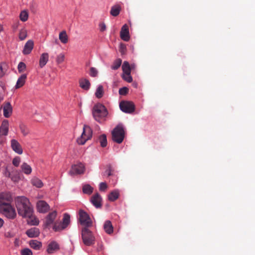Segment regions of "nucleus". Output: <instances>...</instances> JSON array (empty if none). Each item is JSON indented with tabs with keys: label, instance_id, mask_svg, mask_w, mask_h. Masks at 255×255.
Returning <instances> with one entry per match:
<instances>
[{
	"label": "nucleus",
	"instance_id": "nucleus-1",
	"mask_svg": "<svg viewBox=\"0 0 255 255\" xmlns=\"http://www.w3.org/2000/svg\"><path fill=\"white\" fill-rule=\"evenodd\" d=\"M16 207L19 216L26 218L30 217L33 213V208L29 199L25 197H18L15 202Z\"/></svg>",
	"mask_w": 255,
	"mask_h": 255
},
{
	"label": "nucleus",
	"instance_id": "nucleus-2",
	"mask_svg": "<svg viewBox=\"0 0 255 255\" xmlns=\"http://www.w3.org/2000/svg\"><path fill=\"white\" fill-rule=\"evenodd\" d=\"M0 213L9 219H13L16 216L14 208L4 201L3 193L0 194Z\"/></svg>",
	"mask_w": 255,
	"mask_h": 255
},
{
	"label": "nucleus",
	"instance_id": "nucleus-3",
	"mask_svg": "<svg viewBox=\"0 0 255 255\" xmlns=\"http://www.w3.org/2000/svg\"><path fill=\"white\" fill-rule=\"evenodd\" d=\"M107 110L104 106L101 104L95 105L93 108V115L95 119L100 122V120L107 116Z\"/></svg>",
	"mask_w": 255,
	"mask_h": 255
},
{
	"label": "nucleus",
	"instance_id": "nucleus-4",
	"mask_svg": "<svg viewBox=\"0 0 255 255\" xmlns=\"http://www.w3.org/2000/svg\"><path fill=\"white\" fill-rule=\"evenodd\" d=\"M112 139L118 143L123 142L125 137V130L122 125H118L112 131Z\"/></svg>",
	"mask_w": 255,
	"mask_h": 255
},
{
	"label": "nucleus",
	"instance_id": "nucleus-5",
	"mask_svg": "<svg viewBox=\"0 0 255 255\" xmlns=\"http://www.w3.org/2000/svg\"><path fill=\"white\" fill-rule=\"evenodd\" d=\"M92 133L91 128L88 126L84 125L81 136L77 139V143L81 145L84 144L87 140L92 137Z\"/></svg>",
	"mask_w": 255,
	"mask_h": 255
},
{
	"label": "nucleus",
	"instance_id": "nucleus-6",
	"mask_svg": "<svg viewBox=\"0 0 255 255\" xmlns=\"http://www.w3.org/2000/svg\"><path fill=\"white\" fill-rule=\"evenodd\" d=\"M70 216L68 214L65 213L63 215L62 221L61 222L54 223L52 229L55 232H60L67 227L70 224Z\"/></svg>",
	"mask_w": 255,
	"mask_h": 255
},
{
	"label": "nucleus",
	"instance_id": "nucleus-7",
	"mask_svg": "<svg viewBox=\"0 0 255 255\" xmlns=\"http://www.w3.org/2000/svg\"><path fill=\"white\" fill-rule=\"evenodd\" d=\"M83 241L86 246H91L94 242V237L92 232L87 228H84L82 231Z\"/></svg>",
	"mask_w": 255,
	"mask_h": 255
},
{
	"label": "nucleus",
	"instance_id": "nucleus-8",
	"mask_svg": "<svg viewBox=\"0 0 255 255\" xmlns=\"http://www.w3.org/2000/svg\"><path fill=\"white\" fill-rule=\"evenodd\" d=\"M79 221L80 224L86 227H90L92 225V222L89 215L82 210L79 212Z\"/></svg>",
	"mask_w": 255,
	"mask_h": 255
},
{
	"label": "nucleus",
	"instance_id": "nucleus-9",
	"mask_svg": "<svg viewBox=\"0 0 255 255\" xmlns=\"http://www.w3.org/2000/svg\"><path fill=\"white\" fill-rule=\"evenodd\" d=\"M57 216V212L54 210L49 213L46 216L44 221V225L46 228H49L51 226L54 224V221Z\"/></svg>",
	"mask_w": 255,
	"mask_h": 255
},
{
	"label": "nucleus",
	"instance_id": "nucleus-10",
	"mask_svg": "<svg viewBox=\"0 0 255 255\" xmlns=\"http://www.w3.org/2000/svg\"><path fill=\"white\" fill-rule=\"evenodd\" d=\"M120 108L123 112L126 113H131L134 111V105L130 102H121L120 104Z\"/></svg>",
	"mask_w": 255,
	"mask_h": 255
},
{
	"label": "nucleus",
	"instance_id": "nucleus-11",
	"mask_svg": "<svg viewBox=\"0 0 255 255\" xmlns=\"http://www.w3.org/2000/svg\"><path fill=\"white\" fill-rule=\"evenodd\" d=\"M85 171V166L82 163H79L73 165L69 173L71 175L81 174Z\"/></svg>",
	"mask_w": 255,
	"mask_h": 255
},
{
	"label": "nucleus",
	"instance_id": "nucleus-12",
	"mask_svg": "<svg viewBox=\"0 0 255 255\" xmlns=\"http://www.w3.org/2000/svg\"><path fill=\"white\" fill-rule=\"evenodd\" d=\"M36 209L40 213H46L50 210V206L45 201L39 200L36 203Z\"/></svg>",
	"mask_w": 255,
	"mask_h": 255
},
{
	"label": "nucleus",
	"instance_id": "nucleus-13",
	"mask_svg": "<svg viewBox=\"0 0 255 255\" xmlns=\"http://www.w3.org/2000/svg\"><path fill=\"white\" fill-rule=\"evenodd\" d=\"M120 37L125 41H128L130 39L128 26L127 24H124L120 32Z\"/></svg>",
	"mask_w": 255,
	"mask_h": 255
},
{
	"label": "nucleus",
	"instance_id": "nucleus-14",
	"mask_svg": "<svg viewBox=\"0 0 255 255\" xmlns=\"http://www.w3.org/2000/svg\"><path fill=\"white\" fill-rule=\"evenodd\" d=\"M10 146L12 149L15 152L18 154H22L23 149L22 146L17 140L15 139H12L10 140Z\"/></svg>",
	"mask_w": 255,
	"mask_h": 255
},
{
	"label": "nucleus",
	"instance_id": "nucleus-15",
	"mask_svg": "<svg viewBox=\"0 0 255 255\" xmlns=\"http://www.w3.org/2000/svg\"><path fill=\"white\" fill-rule=\"evenodd\" d=\"M9 123L7 120H3L0 126V135L6 136L8 134Z\"/></svg>",
	"mask_w": 255,
	"mask_h": 255
},
{
	"label": "nucleus",
	"instance_id": "nucleus-16",
	"mask_svg": "<svg viewBox=\"0 0 255 255\" xmlns=\"http://www.w3.org/2000/svg\"><path fill=\"white\" fill-rule=\"evenodd\" d=\"M34 42L31 40H28L24 46V48L22 51L24 55H27L31 53L32 50L33 48Z\"/></svg>",
	"mask_w": 255,
	"mask_h": 255
},
{
	"label": "nucleus",
	"instance_id": "nucleus-17",
	"mask_svg": "<svg viewBox=\"0 0 255 255\" xmlns=\"http://www.w3.org/2000/svg\"><path fill=\"white\" fill-rule=\"evenodd\" d=\"M91 202L95 207L100 208L101 206L102 198L98 193H96L91 197Z\"/></svg>",
	"mask_w": 255,
	"mask_h": 255
},
{
	"label": "nucleus",
	"instance_id": "nucleus-18",
	"mask_svg": "<svg viewBox=\"0 0 255 255\" xmlns=\"http://www.w3.org/2000/svg\"><path fill=\"white\" fill-rule=\"evenodd\" d=\"M49 60V54L48 53H43L40 55L39 60V66L40 68L44 67Z\"/></svg>",
	"mask_w": 255,
	"mask_h": 255
},
{
	"label": "nucleus",
	"instance_id": "nucleus-19",
	"mask_svg": "<svg viewBox=\"0 0 255 255\" xmlns=\"http://www.w3.org/2000/svg\"><path fill=\"white\" fill-rule=\"evenodd\" d=\"M59 249V245L55 241H52L49 244L47 249L48 254H53L58 251Z\"/></svg>",
	"mask_w": 255,
	"mask_h": 255
},
{
	"label": "nucleus",
	"instance_id": "nucleus-20",
	"mask_svg": "<svg viewBox=\"0 0 255 255\" xmlns=\"http://www.w3.org/2000/svg\"><path fill=\"white\" fill-rule=\"evenodd\" d=\"M3 116L5 118H9L12 112V108L10 103H6L3 106Z\"/></svg>",
	"mask_w": 255,
	"mask_h": 255
},
{
	"label": "nucleus",
	"instance_id": "nucleus-21",
	"mask_svg": "<svg viewBox=\"0 0 255 255\" xmlns=\"http://www.w3.org/2000/svg\"><path fill=\"white\" fill-rule=\"evenodd\" d=\"M122 10L121 6L119 4H116L111 7L110 13L114 17L118 16Z\"/></svg>",
	"mask_w": 255,
	"mask_h": 255
},
{
	"label": "nucleus",
	"instance_id": "nucleus-22",
	"mask_svg": "<svg viewBox=\"0 0 255 255\" xmlns=\"http://www.w3.org/2000/svg\"><path fill=\"white\" fill-rule=\"evenodd\" d=\"M26 235L30 238H35L39 236V230L36 228H32L26 231Z\"/></svg>",
	"mask_w": 255,
	"mask_h": 255
},
{
	"label": "nucleus",
	"instance_id": "nucleus-23",
	"mask_svg": "<svg viewBox=\"0 0 255 255\" xmlns=\"http://www.w3.org/2000/svg\"><path fill=\"white\" fill-rule=\"evenodd\" d=\"M26 78L27 75L25 74L21 75L17 80L15 86V89H18L22 87L25 83Z\"/></svg>",
	"mask_w": 255,
	"mask_h": 255
},
{
	"label": "nucleus",
	"instance_id": "nucleus-24",
	"mask_svg": "<svg viewBox=\"0 0 255 255\" xmlns=\"http://www.w3.org/2000/svg\"><path fill=\"white\" fill-rule=\"evenodd\" d=\"M31 184L36 188H42L44 184L41 180L36 177H33L30 180Z\"/></svg>",
	"mask_w": 255,
	"mask_h": 255
},
{
	"label": "nucleus",
	"instance_id": "nucleus-25",
	"mask_svg": "<svg viewBox=\"0 0 255 255\" xmlns=\"http://www.w3.org/2000/svg\"><path fill=\"white\" fill-rule=\"evenodd\" d=\"M79 84L80 87L85 90H89L91 85L89 81L85 78L80 80Z\"/></svg>",
	"mask_w": 255,
	"mask_h": 255
},
{
	"label": "nucleus",
	"instance_id": "nucleus-26",
	"mask_svg": "<svg viewBox=\"0 0 255 255\" xmlns=\"http://www.w3.org/2000/svg\"><path fill=\"white\" fill-rule=\"evenodd\" d=\"M59 39L63 44H66L68 42V36L65 30H63L59 33Z\"/></svg>",
	"mask_w": 255,
	"mask_h": 255
},
{
	"label": "nucleus",
	"instance_id": "nucleus-27",
	"mask_svg": "<svg viewBox=\"0 0 255 255\" xmlns=\"http://www.w3.org/2000/svg\"><path fill=\"white\" fill-rule=\"evenodd\" d=\"M22 171L26 175H29L32 172V168L26 162H23L21 165Z\"/></svg>",
	"mask_w": 255,
	"mask_h": 255
},
{
	"label": "nucleus",
	"instance_id": "nucleus-28",
	"mask_svg": "<svg viewBox=\"0 0 255 255\" xmlns=\"http://www.w3.org/2000/svg\"><path fill=\"white\" fill-rule=\"evenodd\" d=\"M104 229L105 231L109 234L113 233V227L111 221L108 220L105 222L104 225Z\"/></svg>",
	"mask_w": 255,
	"mask_h": 255
},
{
	"label": "nucleus",
	"instance_id": "nucleus-29",
	"mask_svg": "<svg viewBox=\"0 0 255 255\" xmlns=\"http://www.w3.org/2000/svg\"><path fill=\"white\" fill-rule=\"evenodd\" d=\"M29 246L33 249L38 250L42 247V244L37 240H31L29 242Z\"/></svg>",
	"mask_w": 255,
	"mask_h": 255
},
{
	"label": "nucleus",
	"instance_id": "nucleus-30",
	"mask_svg": "<svg viewBox=\"0 0 255 255\" xmlns=\"http://www.w3.org/2000/svg\"><path fill=\"white\" fill-rule=\"evenodd\" d=\"M27 223L30 225L36 226L39 224V220L32 213V215L30 217H27Z\"/></svg>",
	"mask_w": 255,
	"mask_h": 255
},
{
	"label": "nucleus",
	"instance_id": "nucleus-31",
	"mask_svg": "<svg viewBox=\"0 0 255 255\" xmlns=\"http://www.w3.org/2000/svg\"><path fill=\"white\" fill-rule=\"evenodd\" d=\"M119 196V192L118 190L112 191L108 196V199L111 201H114L118 198Z\"/></svg>",
	"mask_w": 255,
	"mask_h": 255
},
{
	"label": "nucleus",
	"instance_id": "nucleus-32",
	"mask_svg": "<svg viewBox=\"0 0 255 255\" xmlns=\"http://www.w3.org/2000/svg\"><path fill=\"white\" fill-rule=\"evenodd\" d=\"M19 128L21 132L24 136H26L29 133V130L28 127L23 124L19 125Z\"/></svg>",
	"mask_w": 255,
	"mask_h": 255
},
{
	"label": "nucleus",
	"instance_id": "nucleus-33",
	"mask_svg": "<svg viewBox=\"0 0 255 255\" xmlns=\"http://www.w3.org/2000/svg\"><path fill=\"white\" fill-rule=\"evenodd\" d=\"M123 73H130L131 68L128 62L124 61L122 65Z\"/></svg>",
	"mask_w": 255,
	"mask_h": 255
},
{
	"label": "nucleus",
	"instance_id": "nucleus-34",
	"mask_svg": "<svg viewBox=\"0 0 255 255\" xmlns=\"http://www.w3.org/2000/svg\"><path fill=\"white\" fill-rule=\"evenodd\" d=\"M28 11L26 10H23L21 11L19 14V18L21 21L25 22L28 19Z\"/></svg>",
	"mask_w": 255,
	"mask_h": 255
},
{
	"label": "nucleus",
	"instance_id": "nucleus-35",
	"mask_svg": "<svg viewBox=\"0 0 255 255\" xmlns=\"http://www.w3.org/2000/svg\"><path fill=\"white\" fill-rule=\"evenodd\" d=\"M93 191V188L89 184H85L83 186V192L85 194H91Z\"/></svg>",
	"mask_w": 255,
	"mask_h": 255
},
{
	"label": "nucleus",
	"instance_id": "nucleus-36",
	"mask_svg": "<svg viewBox=\"0 0 255 255\" xmlns=\"http://www.w3.org/2000/svg\"><path fill=\"white\" fill-rule=\"evenodd\" d=\"M103 93L104 89L103 86L99 85L95 92L96 97L98 98H101L103 96Z\"/></svg>",
	"mask_w": 255,
	"mask_h": 255
},
{
	"label": "nucleus",
	"instance_id": "nucleus-37",
	"mask_svg": "<svg viewBox=\"0 0 255 255\" xmlns=\"http://www.w3.org/2000/svg\"><path fill=\"white\" fill-rule=\"evenodd\" d=\"M122 61L121 59H116L113 63L111 68L113 70L118 69L121 65Z\"/></svg>",
	"mask_w": 255,
	"mask_h": 255
},
{
	"label": "nucleus",
	"instance_id": "nucleus-38",
	"mask_svg": "<svg viewBox=\"0 0 255 255\" xmlns=\"http://www.w3.org/2000/svg\"><path fill=\"white\" fill-rule=\"evenodd\" d=\"M100 144L102 147H105L107 144V137L105 134H103L99 137Z\"/></svg>",
	"mask_w": 255,
	"mask_h": 255
},
{
	"label": "nucleus",
	"instance_id": "nucleus-39",
	"mask_svg": "<svg viewBox=\"0 0 255 255\" xmlns=\"http://www.w3.org/2000/svg\"><path fill=\"white\" fill-rule=\"evenodd\" d=\"M65 60V55L63 53L59 54L56 59V61L57 64H60L63 62Z\"/></svg>",
	"mask_w": 255,
	"mask_h": 255
},
{
	"label": "nucleus",
	"instance_id": "nucleus-40",
	"mask_svg": "<svg viewBox=\"0 0 255 255\" xmlns=\"http://www.w3.org/2000/svg\"><path fill=\"white\" fill-rule=\"evenodd\" d=\"M27 37V31L25 29L23 28L21 29L19 33V38L21 40H23Z\"/></svg>",
	"mask_w": 255,
	"mask_h": 255
},
{
	"label": "nucleus",
	"instance_id": "nucleus-41",
	"mask_svg": "<svg viewBox=\"0 0 255 255\" xmlns=\"http://www.w3.org/2000/svg\"><path fill=\"white\" fill-rule=\"evenodd\" d=\"M122 78L124 80L128 83H130L132 81V78L130 75V73H123Z\"/></svg>",
	"mask_w": 255,
	"mask_h": 255
},
{
	"label": "nucleus",
	"instance_id": "nucleus-42",
	"mask_svg": "<svg viewBox=\"0 0 255 255\" xmlns=\"http://www.w3.org/2000/svg\"><path fill=\"white\" fill-rule=\"evenodd\" d=\"M26 66L25 64L22 62H19L17 66L19 73H22L24 72L26 70Z\"/></svg>",
	"mask_w": 255,
	"mask_h": 255
},
{
	"label": "nucleus",
	"instance_id": "nucleus-43",
	"mask_svg": "<svg viewBox=\"0 0 255 255\" xmlns=\"http://www.w3.org/2000/svg\"><path fill=\"white\" fill-rule=\"evenodd\" d=\"M21 255H32V251L28 248H25L20 251Z\"/></svg>",
	"mask_w": 255,
	"mask_h": 255
},
{
	"label": "nucleus",
	"instance_id": "nucleus-44",
	"mask_svg": "<svg viewBox=\"0 0 255 255\" xmlns=\"http://www.w3.org/2000/svg\"><path fill=\"white\" fill-rule=\"evenodd\" d=\"M98 70L94 67H91L90 70V75L92 77H96L98 75Z\"/></svg>",
	"mask_w": 255,
	"mask_h": 255
},
{
	"label": "nucleus",
	"instance_id": "nucleus-45",
	"mask_svg": "<svg viewBox=\"0 0 255 255\" xmlns=\"http://www.w3.org/2000/svg\"><path fill=\"white\" fill-rule=\"evenodd\" d=\"M20 162V158L19 157H16L12 160V164L16 167L19 166Z\"/></svg>",
	"mask_w": 255,
	"mask_h": 255
},
{
	"label": "nucleus",
	"instance_id": "nucleus-46",
	"mask_svg": "<svg viewBox=\"0 0 255 255\" xmlns=\"http://www.w3.org/2000/svg\"><path fill=\"white\" fill-rule=\"evenodd\" d=\"M128 88L127 87H123L119 90V94L122 95H126L128 92Z\"/></svg>",
	"mask_w": 255,
	"mask_h": 255
},
{
	"label": "nucleus",
	"instance_id": "nucleus-47",
	"mask_svg": "<svg viewBox=\"0 0 255 255\" xmlns=\"http://www.w3.org/2000/svg\"><path fill=\"white\" fill-rule=\"evenodd\" d=\"M4 64H0V78L3 77L5 73V70L3 69V65Z\"/></svg>",
	"mask_w": 255,
	"mask_h": 255
},
{
	"label": "nucleus",
	"instance_id": "nucleus-48",
	"mask_svg": "<svg viewBox=\"0 0 255 255\" xmlns=\"http://www.w3.org/2000/svg\"><path fill=\"white\" fill-rule=\"evenodd\" d=\"M100 30L101 31H104L106 30V25L105 23L103 22H100L99 25Z\"/></svg>",
	"mask_w": 255,
	"mask_h": 255
},
{
	"label": "nucleus",
	"instance_id": "nucleus-49",
	"mask_svg": "<svg viewBox=\"0 0 255 255\" xmlns=\"http://www.w3.org/2000/svg\"><path fill=\"white\" fill-rule=\"evenodd\" d=\"M107 188V184L105 182H101L100 184L99 189L100 191H105Z\"/></svg>",
	"mask_w": 255,
	"mask_h": 255
},
{
	"label": "nucleus",
	"instance_id": "nucleus-50",
	"mask_svg": "<svg viewBox=\"0 0 255 255\" xmlns=\"http://www.w3.org/2000/svg\"><path fill=\"white\" fill-rule=\"evenodd\" d=\"M10 178L12 181L14 182H17L19 180V177L17 175H11V176L10 177Z\"/></svg>",
	"mask_w": 255,
	"mask_h": 255
},
{
	"label": "nucleus",
	"instance_id": "nucleus-51",
	"mask_svg": "<svg viewBox=\"0 0 255 255\" xmlns=\"http://www.w3.org/2000/svg\"><path fill=\"white\" fill-rule=\"evenodd\" d=\"M120 52L122 53V54H124L125 53V51H126V45L124 44H123V43H121L120 44Z\"/></svg>",
	"mask_w": 255,
	"mask_h": 255
},
{
	"label": "nucleus",
	"instance_id": "nucleus-52",
	"mask_svg": "<svg viewBox=\"0 0 255 255\" xmlns=\"http://www.w3.org/2000/svg\"><path fill=\"white\" fill-rule=\"evenodd\" d=\"M4 175H5V176L8 177L9 178H10V177L11 175V174H10V172L8 170V168L7 167L5 168V172H4Z\"/></svg>",
	"mask_w": 255,
	"mask_h": 255
},
{
	"label": "nucleus",
	"instance_id": "nucleus-53",
	"mask_svg": "<svg viewBox=\"0 0 255 255\" xmlns=\"http://www.w3.org/2000/svg\"><path fill=\"white\" fill-rule=\"evenodd\" d=\"M105 174L107 175L108 176L111 175V170L110 169H107L105 173Z\"/></svg>",
	"mask_w": 255,
	"mask_h": 255
},
{
	"label": "nucleus",
	"instance_id": "nucleus-54",
	"mask_svg": "<svg viewBox=\"0 0 255 255\" xmlns=\"http://www.w3.org/2000/svg\"><path fill=\"white\" fill-rule=\"evenodd\" d=\"M4 224V221L2 219L0 218V228H1Z\"/></svg>",
	"mask_w": 255,
	"mask_h": 255
},
{
	"label": "nucleus",
	"instance_id": "nucleus-55",
	"mask_svg": "<svg viewBox=\"0 0 255 255\" xmlns=\"http://www.w3.org/2000/svg\"><path fill=\"white\" fill-rule=\"evenodd\" d=\"M3 30L2 25L0 23V33Z\"/></svg>",
	"mask_w": 255,
	"mask_h": 255
},
{
	"label": "nucleus",
	"instance_id": "nucleus-56",
	"mask_svg": "<svg viewBox=\"0 0 255 255\" xmlns=\"http://www.w3.org/2000/svg\"><path fill=\"white\" fill-rule=\"evenodd\" d=\"M10 197H7V198H6V200L7 201H9L10 200Z\"/></svg>",
	"mask_w": 255,
	"mask_h": 255
},
{
	"label": "nucleus",
	"instance_id": "nucleus-57",
	"mask_svg": "<svg viewBox=\"0 0 255 255\" xmlns=\"http://www.w3.org/2000/svg\"><path fill=\"white\" fill-rule=\"evenodd\" d=\"M40 197H41V196H39H39L38 197V198H40Z\"/></svg>",
	"mask_w": 255,
	"mask_h": 255
},
{
	"label": "nucleus",
	"instance_id": "nucleus-58",
	"mask_svg": "<svg viewBox=\"0 0 255 255\" xmlns=\"http://www.w3.org/2000/svg\"><path fill=\"white\" fill-rule=\"evenodd\" d=\"M40 197H41V196H39H39L38 197V198H40Z\"/></svg>",
	"mask_w": 255,
	"mask_h": 255
}]
</instances>
